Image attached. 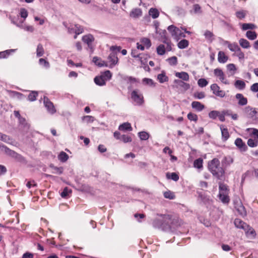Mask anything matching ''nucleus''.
<instances>
[{"instance_id": "8fccbe9b", "label": "nucleus", "mask_w": 258, "mask_h": 258, "mask_svg": "<svg viewBox=\"0 0 258 258\" xmlns=\"http://www.w3.org/2000/svg\"><path fill=\"white\" fill-rule=\"evenodd\" d=\"M75 32L77 35H79L83 32V28L78 24L75 25Z\"/></svg>"}, {"instance_id": "bf43d9fd", "label": "nucleus", "mask_w": 258, "mask_h": 258, "mask_svg": "<svg viewBox=\"0 0 258 258\" xmlns=\"http://www.w3.org/2000/svg\"><path fill=\"white\" fill-rule=\"evenodd\" d=\"M20 16L22 18L26 19L28 16V12L24 8H21L20 9Z\"/></svg>"}, {"instance_id": "2eb2a0df", "label": "nucleus", "mask_w": 258, "mask_h": 258, "mask_svg": "<svg viewBox=\"0 0 258 258\" xmlns=\"http://www.w3.org/2000/svg\"><path fill=\"white\" fill-rule=\"evenodd\" d=\"M228 59V57L226 55L223 51H220L218 54V60L220 63H225Z\"/></svg>"}, {"instance_id": "7c9ffc66", "label": "nucleus", "mask_w": 258, "mask_h": 258, "mask_svg": "<svg viewBox=\"0 0 258 258\" xmlns=\"http://www.w3.org/2000/svg\"><path fill=\"white\" fill-rule=\"evenodd\" d=\"M240 45L243 48H248L250 47L249 42L245 39L241 38L239 40Z\"/></svg>"}, {"instance_id": "a878e982", "label": "nucleus", "mask_w": 258, "mask_h": 258, "mask_svg": "<svg viewBox=\"0 0 258 258\" xmlns=\"http://www.w3.org/2000/svg\"><path fill=\"white\" fill-rule=\"evenodd\" d=\"M149 14L153 19L158 18L159 16L158 10L155 8H151L149 11Z\"/></svg>"}, {"instance_id": "72a5a7b5", "label": "nucleus", "mask_w": 258, "mask_h": 258, "mask_svg": "<svg viewBox=\"0 0 258 258\" xmlns=\"http://www.w3.org/2000/svg\"><path fill=\"white\" fill-rule=\"evenodd\" d=\"M108 59H109V61L111 62V64L113 66H114L117 63L118 58L114 53H111L109 55Z\"/></svg>"}, {"instance_id": "774afa93", "label": "nucleus", "mask_w": 258, "mask_h": 258, "mask_svg": "<svg viewBox=\"0 0 258 258\" xmlns=\"http://www.w3.org/2000/svg\"><path fill=\"white\" fill-rule=\"evenodd\" d=\"M250 90L254 92L258 91V83L252 84L250 87Z\"/></svg>"}, {"instance_id": "6ab92c4d", "label": "nucleus", "mask_w": 258, "mask_h": 258, "mask_svg": "<svg viewBox=\"0 0 258 258\" xmlns=\"http://www.w3.org/2000/svg\"><path fill=\"white\" fill-rule=\"evenodd\" d=\"M95 83L98 86H104L106 84V81L101 75L96 76L94 79Z\"/></svg>"}, {"instance_id": "680f3d73", "label": "nucleus", "mask_w": 258, "mask_h": 258, "mask_svg": "<svg viewBox=\"0 0 258 258\" xmlns=\"http://www.w3.org/2000/svg\"><path fill=\"white\" fill-rule=\"evenodd\" d=\"M224 162L226 165H230L233 162V159L230 156L225 157L224 158Z\"/></svg>"}, {"instance_id": "f257e3e1", "label": "nucleus", "mask_w": 258, "mask_h": 258, "mask_svg": "<svg viewBox=\"0 0 258 258\" xmlns=\"http://www.w3.org/2000/svg\"><path fill=\"white\" fill-rule=\"evenodd\" d=\"M208 169L213 176L218 179H221L224 176L225 171L220 166L219 160L214 158L208 163Z\"/></svg>"}, {"instance_id": "c756f323", "label": "nucleus", "mask_w": 258, "mask_h": 258, "mask_svg": "<svg viewBox=\"0 0 258 258\" xmlns=\"http://www.w3.org/2000/svg\"><path fill=\"white\" fill-rule=\"evenodd\" d=\"M189 45V42L186 39L180 40L177 44V46L179 49H184L186 48Z\"/></svg>"}, {"instance_id": "aec40b11", "label": "nucleus", "mask_w": 258, "mask_h": 258, "mask_svg": "<svg viewBox=\"0 0 258 258\" xmlns=\"http://www.w3.org/2000/svg\"><path fill=\"white\" fill-rule=\"evenodd\" d=\"M244 231L246 235L248 237L254 238L256 236V232L255 230L252 227H250L249 225H248L247 230Z\"/></svg>"}, {"instance_id": "c03bdc74", "label": "nucleus", "mask_w": 258, "mask_h": 258, "mask_svg": "<svg viewBox=\"0 0 258 258\" xmlns=\"http://www.w3.org/2000/svg\"><path fill=\"white\" fill-rule=\"evenodd\" d=\"M166 60L171 66L176 65L177 63V58L175 56L169 57V58L166 59Z\"/></svg>"}, {"instance_id": "de8ad7c7", "label": "nucleus", "mask_w": 258, "mask_h": 258, "mask_svg": "<svg viewBox=\"0 0 258 258\" xmlns=\"http://www.w3.org/2000/svg\"><path fill=\"white\" fill-rule=\"evenodd\" d=\"M219 112L216 110L211 111L209 113V117L212 119H216L219 115Z\"/></svg>"}, {"instance_id": "2f4dec72", "label": "nucleus", "mask_w": 258, "mask_h": 258, "mask_svg": "<svg viewBox=\"0 0 258 258\" xmlns=\"http://www.w3.org/2000/svg\"><path fill=\"white\" fill-rule=\"evenodd\" d=\"M234 85L235 87L239 90H243L245 87V83L242 80L236 81Z\"/></svg>"}, {"instance_id": "69168bd1", "label": "nucleus", "mask_w": 258, "mask_h": 258, "mask_svg": "<svg viewBox=\"0 0 258 258\" xmlns=\"http://www.w3.org/2000/svg\"><path fill=\"white\" fill-rule=\"evenodd\" d=\"M204 36L207 39H210L213 36V34L212 32L207 30L204 33Z\"/></svg>"}, {"instance_id": "c9c22d12", "label": "nucleus", "mask_w": 258, "mask_h": 258, "mask_svg": "<svg viewBox=\"0 0 258 258\" xmlns=\"http://www.w3.org/2000/svg\"><path fill=\"white\" fill-rule=\"evenodd\" d=\"M164 197L169 200H173L175 198V195L174 193L170 190H167L165 191L163 194Z\"/></svg>"}, {"instance_id": "f8f14e48", "label": "nucleus", "mask_w": 258, "mask_h": 258, "mask_svg": "<svg viewBox=\"0 0 258 258\" xmlns=\"http://www.w3.org/2000/svg\"><path fill=\"white\" fill-rule=\"evenodd\" d=\"M235 144L241 151L244 152L247 150V146L240 138L236 139Z\"/></svg>"}, {"instance_id": "864d4df0", "label": "nucleus", "mask_w": 258, "mask_h": 258, "mask_svg": "<svg viewBox=\"0 0 258 258\" xmlns=\"http://www.w3.org/2000/svg\"><path fill=\"white\" fill-rule=\"evenodd\" d=\"M120 140L125 143L131 142L132 141L131 137L125 135L121 136Z\"/></svg>"}, {"instance_id": "09e8293b", "label": "nucleus", "mask_w": 258, "mask_h": 258, "mask_svg": "<svg viewBox=\"0 0 258 258\" xmlns=\"http://www.w3.org/2000/svg\"><path fill=\"white\" fill-rule=\"evenodd\" d=\"M198 84L201 87H204L208 84V82L205 79H200L198 81Z\"/></svg>"}, {"instance_id": "4c0bfd02", "label": "nucleus", "mask_w": 258, "mask_h": 258, "mask_svg": "<svg viewBox=\"0 0 258 258\" xmlns=\"http://www.w3.org/2000/svg\"><path fill=\"white\" fill-rule=\"evenodd\" d=\"M44 49L43 46L41 44H39L37 45V50H36V55L37 57H40L43 56L44 54Z\"/></svg>"}, {"instance_id": "e433bc0d", "label": "nucleus", "mask_w": 258, "mask_h": 258, "mask_svg": "<svg viewBox=\"0 0 258 258\" xmlns=\"http://www.w3.org/2000/svg\"><path fill=\"white\" fill-rule=\"evenodd\" d=\"M246 36L249 40H254L256 37L257 34L254 31H247L246 33Z\"/></svg>"}, {"instance_id": "473e14b6", "label": "nucleus", "mask_w": 258, "mask_h": 258, "mask_svg": "<svg viewBox=\"0 0 258 258\" xmlns=\"http://www.w3.org/2000/svg\"><path fill=\"white\" fill-rule=\"evenodd\" d=\"M140 43L144 45L146 48H149L151 45L150 40L147 38H143L141 39Z\"/></svg>"}, {"instance_id": "cd10ccee", "label": "nucleus", "mask_w": 258, "mask_h": 258, "mask_svg": "<svg viewBox=\"0 0 258 258\" xmlns=\"http://www.w3.org/2000/svg\"><path fill=\"white\" fill-rule=\"evenodd\" d=\"M58 159L61 162H65L69 159V156L66 152L61 151L58 155Z\"/></svg>"}, {"instance_id": "49530a36", "label": "nucleus", "mask_w": 258, "mask_h": 258, "mask_svg": "<svg viewBox=\"0 0 258 258\" xmlns=\"http://www.w3.org/2000/svg\"><path fill=\"white\" fill-rule=\"evenodd\" d=\"M139 136L141 140H147L149 138V135L146 132L139 133Z\"/></svg>"}, {"instance_id": "f03ea898", "label": "nucleus", "mask_w": 258, "mask_h": 258, "mask_svg": "<svg viewBox=\"0 0 258 258\" xmlns=\"http://www.w3.org/2000/svg\"><path fill=\"white\" fill-rule=\"evenodd\" d=\"M177 219L172 218L169 215H165L162 216V230L168 231L171 227L177 224Z\"/></svg>"}, {"instance_id": "4be33fe9", "label": "nucleus", "mask_w": 258, "mask_h": 258, "mask_svg": "<svg viewBox=\"0 0 258 258\" xmlns=\"http://www.w3.org/2000/svg\"><path fill=\"white\" fill-rule=\"evenodd\" d=\"M118 129L120 131H132V127L131 123L128 122H125L119 126Z\"/></svg>"}, {"instance_id": "9d476101", "label": "nucleus", "mask_w": 258, "mask_h": 258, "mask_svg": "<svg viewBox=\"0 0 258 258\" xmlns=\"http://www.w3.org/2000/svg\"><path fill=\"white\" fill-rule=\"evenodd\" d=\"M235 226L240 229L246 230L247 229L248 225L240 219L237 218L234 220Z\"/></svg>"}, {"instance_id": "58836bf2", "label": "nucleus", "mask_w": 258, "mask_h": 258, "mask_svg": "<svg viewBox=\"0 0 258 258\" xmlns=\"http://www.w3.org/2000/svg\"><path fill=\"white\" fill-rule=\"evenodd\" d=\"M256 26L251 23H244L242 24V29L243 30H246L248 29H254Z\"/></svg>"}, {"instance_id": "e2e57ef3", "label": "nucleus", "mask_w": 258, "mask_h": 258, "mask_svg": "<svg viewBox=\"0 0 258 258\" xmlns=\"http://www.w3.org/2000/svg\"><path fill=\"white\" fill-rule=\"evenodd\" d=\"M128 82L131 83H134L138 82V79L136 78L133 77L132 76L126 77L125 79Z\"/></svg>"}, {"instance_id": "39448f33", "label": "nucleus", "mask_w": 258, "mask_h": 258, "mask_svg": "<svg viewBox=\"0 0 258 258\" xmlns=\"http://www.w3.org/2000/svg\"><path fill=\"white\" fill-rule=\"evenodd\" d=\"M132 99L138 105H141L144 103L143 94L138 89L133 90L131 94Z\"/></svg>"}, {"instance_id": "4468645a", "label": "nucleus", "mask_w": 258, "mask_h": 258, "mask_svg": "<svg viewBox=\"0 0 258 258\" xmlns=\"http://www.w3.org/2000/svg\"><path fill=\"white\" fill-rule=\"evenodd\" d=\"M172 50V44L170 42L168 41H164L162 44V55H163L166 51H169Z\"/></svg>"}, {"instance_id": "4d7b16f0", "label": "nucleus", "mask_w": 258, "mask_h": 258, "mask_svg": "<svg viewBox=\"0 0 258 258\" xmlns=\"http://www.w3.org/2000/svg\"><path fill=\"white\" fill-rule=\"evenodd\" d=\"M194 97L196 98H198L199 99H201L205 97V94L203 92H197L195 93L194 94Z\"/></svg>"}, {"instance_id": "79ce46f5", "label": "nucleus", "mask_w": 258, "mask_h": 258, "mask_svg": "<svg viewBox=\"0 0 258 258\" xmlns=\"http://www.w3.org/2000/svg\"><path fill=\"white\" fill-rule=\"evenodd\" d=\"M148 55L145 54H140L138 60L141 62L142 64H145L147 63V59Z\"/></svg>"}, {"instance_id": "052dcab7", "label": "nucleus", "mask_w": 258, "mask_h": 258, "mask_svg": "<svg viewBox=\"0 0 258 258\" xmlns=\"http://www.w3.org/2000/svg\"><path fill=\"white\" fill-rule=\"evenodd\" d=\"M219 192H228L227 186L221 183L220 184Z\"/></svg>"}, {"instance_id": "c85d7f7f", "label": "nucleus", "mask_w": 258, "mask_h": 258, "mask_svg": "<svg viewBox=\"0 0 258 258\" xmlns=\"http://www.w3.org/2000/svg\"><path fill=\"white\" fill-rule=\"evenodd\" d=\"M0 140L2 141L8 143V144H12V139H11L8 136L3 134L0 133Z\"/></svg>"}, {"instance_id": "13d9d810", "label": "nucleus", "mask_w": 258, "mask_h": 258, "mask_svg": "<svg viewBox=\"0 0 258 258\" xmlns=\"http://www.w3.org/2000/svg\"><path fill=\"white\" fill-rule=\"evenodd\" d=\"M83 119L87 123L93 122L94 120V117L90 115H86L83 117Z\"/></svg>"}, {"instance_id": "393cba45", "label": "nucleus", "mask_w": 258, "mask_h": 258, "mask_svg": "<svg viewBox=\"0 0 258 258\" xmlns=\"http://www.w3.org/2000/svg\"><path fill=\"white\" fill-rule=\"evenodd\" d=\"M166 176L167 179H172L175 181H177L179 179V176L178 174L175 172H167L166 174Z\"/></svg>"}, {"instance_id": "423d86ee", "label": "nucleus", "mask_w": 258, "mask_h": 258, "mask_svg": "<svg viewBox=\"0 0 258 258\" xmlns=\"http://www.w3.org/2000/svg\"><path fill=\"white\" fill-rule=\"evenodd\" d=\"M243 111L248 117L253 119H258V112L256 111L255 108L248 106L245 107Z\"/></svg>"}, {"instance_id": "7ed1b4c3", "label": "nucleus", "mask_w": 258, "mask_h": 258, "mask_svg": "<svg viewBox=\"0 0 258 258\" xmlns=\"http://www.w3.org/2000/svg\"><path fill=\"white\" fill-rule=\"evenodd\" d=\"M3 151L7 155L14 158L18 162H22L25 161L24 157H23L21 155L11 150L7 147H3Z\"/></svg>"}, {"instance_id": "5fc2aeb1", "label": "nucleus", "mask_w": 258, "mask_h": 258, "mask_svg": "<svg viewBox=\"0 0 258 258\" xmlns=\"http://www.w3.org/2000/svg\"><path fill=\"white\" fill-rule=\"evenodd\" d=\"M257 141L252 139H249L247 141V145L250 147H254L257 146Z\"/></svg>"}, {"instance_id": "6e6552de", "label": "nucleus", "mask_w": 258, "mask_h": 258, "mask_svg": "<svg viewBox=\"0 0 258 258\" xmlns=\"http://www.w3.org/2000/svg\"><path fill=\"white\" fill-rule=\"evenodd\" d=\"M211 89L212 90L213 94L217 96L222 98L225 96V92L223 90H220V87L216 84L211 85Z\"/></svg>"}, {"instance_id": "ddd939ff", "label": "nucleus", "mask_w": 258, "mask_h": 258, "mask_svg": "<svg viewBox=\"0 0 258 258\" xmlns=\"http://www.w3.org/2000/svg\"><path fill=\"white\" fill-rule=\"evenodd\" d=\"M191 105L192 108L195 109L198 111H201L205 108L204 105L198 101H193L191 103Z\"/></svg>"}, {"instance_id": "f704fd0d", "label": "nucleus", "mask_w": 258, "mask_h": 258, "mask_svg": "<svg viewBox=\"0 0 258 258\" xmlns=\"http://www.w3.org/2000/svg\"><path fill=\"white\" fill-rule=\"evenodd\" d=\"M203 160L199 158L196 160H195L194 162V166L195 168L201 169L203 167Z\"/></svg>"}, {"instance_id": "603ef678", "label": "nucleus", "mask_w": 258, "mask_h": 258, "mask_svg": "<svg viewBox=\"0 0 258 258\" xmlns=\"http://www.w3.org/2000/svg\"><path fill=\"white\" fill-rule=\"evenodd\" d=\"M229 115L230 114L228 113L227 111H223L222 112H219V115L218 117L220 121H225V115Z\"/></svg>"}, {"instance_id": "ea45409f", "label": "nucleus", "mask_w": 258, "mask_h": 258, "mask_svg": "<svg viewBox=\"0 0 258 258\" xmlns=\"http://www.w3.org/2000/svg\"><path fill=\"white\" fill-rule=\"evenodd\" d=\"M228 47L231 51L234 52H237L238 50H239V49L240 48L235 43H228Z\"/></svg>"}, {"instance_id": "5701e85b", "label": "nucleus", "mask_w": 258, "mask_h": 258, "mask_svg": "<svg viewBox=\"0 0 258 258\" xmlns=\"http://www.w3.org/2000/svg\"><path fill=\"white\" fill-rule=\"evenodd\" d=\"M163 152L165 153H168L170 156V160L171 161H175L177 160V158L176 157L173 156L172 155V150L171 149H170L169 147H166L165 148H164L163 149Z\"/></svg>"}, {"instance_id": "6e6d98bb", "label": "nucleus", "mask_w": 258, "mask_h": 258, "mask_svg": "<svg viewBox=\"0 0 258 258\" xmlns=\"http://www.w3.org/2000/svg\"><path fill=\"white\" fill-rule=\"evenodd\" d=\"M39 63L40 65L43 66L47 68H49L50 66L49 62L44 58H40L39 60Z\"/></svg>"}, {"instance_id": "f3484780", "label": "nucleus", "mask_w": 258, "mask_h": 258, "mask_svg": "<svg viewBox=\"0 0 258 258\" xmlns=\"http://www.w3.org/2000/svg\"><path fill=\"white\" fill-rule=\"evenodd\" d=\"M175 76L185 81H187L189 80V75L186 72H177L175 73Z\"/></svg>"}, {"instance_id": "0eeeda50", "label": "nucleus", "mask_w": 258, "mask_h": 258, "mask_svg": "<svg viewBox=\"0 0 258 258\" xmlns=\"http://www.w3.org/2000/svg\"><path fill=\"white\" fill-rule=\"evenodd\" d=\"M215 76L219 78L220 81L225 84H229L228 80L226 78L224 73L220 69H216L214 70Z\"/></svg>"}, {"instance_id": "0e129e2a", "label": "nucleus", "mask_w": 258, "mask_h": 258, "mask_svg": "<svg viewBox=\"0 0 258 258\" xmlns=\"http://www.w3.org/2000/svg\"><path fill=\"white\" fill-rule=\"evenodd\" d=\"M246 13L244 11H238L236 13V17L239 19H242L244 18L245 16Z\"/></svg>"}, {"instance_id": "338daca9", "label": "nucleus", "mask_w": 258, "mask_h": 258, "mask_svg": "<svg viewBox=\"0 0 258 258\" xmlns=\"http://www.w3.org/2000/svg\"><path fill=\"white\" fill-rule=\"evenodd\" d=\"M227 68L229 71H235L236 70V67L233 63H230L227 64Z\"/></svg>"}, {"instance_id": "1a4fd4ad", "label": "nucleus", "mask_w": 258, "mask_h": 258, "mask_svg": "<svg viewBox=\"0 0 258 258\" xmlns=\"http://www.w3.org/2000/svg\"><path fill=\"white\" fill-rule=\"evenodd\" d=\"M44 104L47 111L51 114H54L56 112L53 104L51 102L47 97H44Z\"/></svg>"}, {"instance_id": "37998d69", "label": "nucleus", "mask_w": 258, "mask_h": 258, "mask_svg": "<svg viewBox=\"0 0 258 258\" xmlns=\"http://www.w3.org/2000/svg\"><path fill=\"white\" fill-rule=\"evenodd\" d=\"M37 96V92L31 91L28 96V100L30 101H34L36 99Z\"/></svg>"}, {"instance_id": "bb28decb", "label": "nucleus", "mask_w": 258, "mask_h": 258, "mask_svg": "<svg viewBox=\"0 0 258 258\" xmlns=\"http://www.w3.org/2000/svg\"><path fill=\"white\" fill-rule=\"evenodd\" d=\"M14 51L15 49H8L0 52V58H6L11 54L12 52Z\"/></svg>"}, {"instance_id": "3c124183", "label": "nucleus", "mask_w": 258, "mask_h": 258, "mask_svg": "<svg viewBox=\"0 0 258 258\" xmlns=\"http://www.w3.org/2000/svg\"><path fill=\"white\" fill-rule=\"evenodd\" d=\"M143 83L145 85H148L150 86H154L153 81L149 78H144L142 80Z\"/></svg>"}, {"instance_id": "20e7f679", "label": "nucleus", "mask_w": 258, "mask_h": 258, "mask_svg": "<svg viewBox=\"0 0 258 258\" xmlns=\"http://www.w3.org/2000/svg\"><path fill=\"white\" fill-rule=\"evenodd\" d=\"M168 30L171 36L177 41L182 37H185V34L176 27L173 25H170L168 27Z\"/></svg>"}, {"instance_id": "a19ab883", "label": "nucleus", "mask_w": 258, "mask_h": 258, "mask_svg": "<svg viewBox=\"0 0 258 258\" xmlns=\"http://www.w3.org/2000/svg\"><path fill=\"white\" fill-rule=\"evenodd\" d=\"M101 76L105 79V81L109 80L112 77V74L110 71H106L101 74Z\"/></svg>"}, {"instance_id": "a18cd8bd", "label": "nucleus", "mask_w": 258, "mask_h": 258, "mask_svg": "<svg viewBox=\"0 0 258 258\" xmlns=\"http://www.w3.org/2000/svg\"><path fill=\"white\" fill-rule=\"evenodd\" d=\"M187 118L190 120V121H194V122H196L198 121V115L195 113H193L192 112H189L187 114Z\"/></svg>"}, {"instance_id": "9b49d317", "label": "nucleus", "mask_w": 258, "mask_h": 258, "mask_svg": "<svg viewBox=\"0 0 258 258\" xmlns=\"http://www.w3.org/2000/svg\"><path fill=\"white\" fill-rule=\"evenodd\" d=\"M235 98L238 101V104L241 106H244L247 104V99L245 97L243 94L240 93H237L235 95Z\"/></svg>"}, {"instance_id": "dca6fc26", "label": "nucleus", "mask_w": 258, "mask_h": 258, "mask_svg": "<svg viewBox=\"0 0 258 258\" xmlns=\"http://www.w3.org/2000/svg\"><path fill=\"white\" fill-rule=\"evenodd\" d=\"M228 195V192H219V199L222 203L226 204L229 202L230 199Z\"/></svg>"}, {"instance_id": "412c9836", "label": "nucleus", "mask_w": 258, "mask_h": 258, "mask_svg": "<svg viewBox=\"0 0 258 258\" xmlns=\"http://www.w3.org/2000/svg\"><path fill=\"white\" fill-rule=\"evenodd\" d=\"M142 14V12L141 10L139 8H136L133 9L131 13H130V16L133 18H138L140 16H141Z\"/></svg>"}, {"instance_id": "b1692460", "label": "nucleus", "mask_w": 258, "mask_h": 258, "mask_svg": "<svg viewBox=\"0 0 258 258\" xmlns=\"http://www.w3.org/2000/svg\"><path fill=\"white\" fill-rule=\"evenodd\" d=\"M82 40L89 45L94 41V37L91 34L85 35L82 37Z\"/></svg>"}, {"instance_id": "a211bd4d", "label": "nucleus", "mask_w": 258, "mask_h": 258, "mask_svg": "<svg viewBox=\"0 0 258 258\" xmlns=\"http://www.w3.org/2000/svg\"><path fill=\"white\" fill-rule=\"evenodd\" d=\"M220 130L221 131L222 139L224 141H226L229 137V134L227 128L224 127V126L221 125L220 126Z\"/></svg>"}]
</instances>
